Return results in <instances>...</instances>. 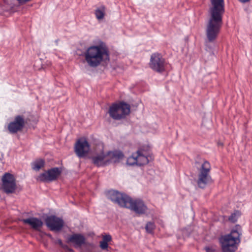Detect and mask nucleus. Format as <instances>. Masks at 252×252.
Segmentation results:
<instances>
[{"label": "nucleus", "mask_w": 252, "mask_h": 252, "mask_svg": "<svg viewBox=\"0 0 252 252\" xmlns=\"http://www.w3.org/2000/svg\"><path fill=\"white\" fill-rule=\"evenodd\" d=\"M107 154H105L104 152H101L92 158L94 163L97 166H102L106 165L108 163L107 161Z\"/></svg>", "instance_id": "obj_16"}, {"label": "nucleus", "mask_w": 252, "mask_h": 252, "mask_svg": "<svg viewBox=\"0 0 252 252\" xmlns=\"http://www.w3.org/2000/svg\"><path fill=\"white\" fill-rule=\"evenodd\" d=\"M137 165L141 166L148 163L149 159L147 153L144 150H138L136 153Z\"/></svg>", "instance_id": "obj_17"}, {"label": "nucleus", "mask_w": 252, "mask_h": 252, "mask_svg": "<svg viewBox=\"0 0 252 252\" xmlns=\"http://www.w3.org/2000/svg\"><path fill=\"white\" fill-rule=\"evenodd\" d=\"M69 242L74 244L75 246L80 247L85 244V237L81 234H73L70 236L68 239Z\"/></svg>", "instance_id": "obj_18"}, {"label": "nucleus", "mask_w": 252, "mask_h": 252, "mask_svg": "<svg viewBox=\"0 0 252 252\" xmlns=\"http://www.w3.org/2000/svg\"><path fill=\"white\" fill-rule=\"evenodd\" d=\"M55 243L58 244L60 246H61L62 247H64L63 244V242L61 239H58L56 242Z\"/></svg>", "instance_id": "obj_27"}, {"label": "nucleus", "mask_w": 252, "mask_h": 252, "mask_svg": "<svg viewBox=\"0 0 252 252\" xmlns=\"http://www.w3.org/2000/svg\"><path fill=\"white\" fill-rule=\"evenodd\" d=\"M1 189L8 194L13 193L16 189L15 179L14 176L9 173H5L1 178Z\"/></svg>", "instance_id": "obj_9"}, {"label": "nucleus", "mask_w": 252, "mask_h": 252, "mask_svg": "<svg viewBox=\"0 0 252 252\" xmlns=\"http://www.w3.org/2000/svg\"><path fill=\"white\" fill-rule=\"evenodd\" d=\"M62 171V169L59 167L52 168L40 174L36 180L41 182L50 183L57 180Z\"/></svg>", "instance_id": "obj_8"}, {"label": "nucleus", "mask_w": 252, "mask_h": 252, "mask_svg": "<svg viewBox=\"0 0 252 252\" xmlns=\"http://www.w3.org/2000/svg\"><path fill=\"white\" fill-rule=\"evenodd\" d=\"M211 166L209 162L204 161L198 169V174L196 183L198 188L204 189L213 182V180L209 174Z\"/></svg>", "instance_id": "obj_4"}, {"label": "nucleus", "mask_w": 252, "mask_h": 252, "mask_svg": "<svg viewBox=\"0 0 252 252\" xmlns=\"http://www.w3.org/2000/svg\"><path fill=\"white\" fill-rule=\"evenodd\" d=\"M107 14L106 9L104 5L98 7L95 10V16H104Z\"/></svg>", "instance_id": "obj_21"}, {"label": "nucleus", "mask_w": 252, "mask_h": 252, "mask_svg": "<svg viewBox=\"0 0 252 252\" xmlns=\"http://www.w3.org/2000/svg\"><path fill=\"white\" fill-rule=\"evenodd\" d=\"M240 235L237 230L233 229L229 234L221 236L220 242L222 252H235L240 243Z\"/></svg>", "instance_id": "obj_2"}, {"label": "nucleus", "mask_w": 252, "mask_h": 252, "mask_svg": "<svg viewBox=\"0 0 252 252\" xmlns=\"http://www.w3.org/2000/svg\"><path fill=\"white\" fill-rule=\"evenodd\" d=\"M239 215L240 213L238 211H235L233 213H232L231 215L229 217V220L232 222H236L237 220Z\"/></svg>", "instance_id": "obj_24"}, {"label": "nucleus", "mask_w": 252, "mask_h": 252, "mask_svg": "<svg viewBox=\"0 0 252 252\" xmlns=\"http://www.w3.org/2000/svg\"><path fill=\"white\" fill-rule=\"evenodd\" d=\"M222 25V17H210L206 28V35L209 42H214L220 32Z\"/></svg>", "instance_id": "obj_3"}, {"label": "nucleus", "mask_w": 252, "mask_h": 252, "mask_svg": "<svg viewBox=\"0 0 252 252\" xmlns=\"http://www.w3.org/2000/svg\"><path fill=\"white\" fill-rule=\"evenodd\" d=\"M149 65L153 71L162 73L165 70L166 63L161 54L156 52L151 55Z\"/></svg>", "instance_id": "obj_6"}, {"label": "nucleus", "mask_w": 252, "mask_h": 252, "mask_svg": "<svg viewBox=\"0 0 252 252\" xmlns=\"http://www.w3.org/2000/svg\"><path fill=\"white\" fill-rule=\"evenodd\" d=\"M102 240L108 243L112 240V237L110 234H106L102 237Z\"/></svg>", "instance_id": "obj_26"}, {"label": "nucleus", "mask_w": 252, "mask_h": 252, "mask_svg": "<svg viewBox=\"0 0 252 252\" xmlns=\"http://www.w3.org/2000/svg\"><path fill=\"white\" fill-rule=\"evenodd\" d=\"M25 125V121L23 117L20 115L15 117L14 121L9 123L8 129L11 133H15L21 130Z\"/></svg>", "instance_id": "obj_13"}, {"label": "nucleus", "mask_w": 252, "mask_h": 252, "mask_svg": "<svg viewBox=\"0 0 252 252\" xmlns=\"http://www.w3.org/2000/svg\"><path fill=\"white\" fill-rule=\"evenodd\" d=\"M135 157V153H133L131 156L127 158L126 161L127 165L130 166L134 165L135 164L137 165V158Z\"/></svg>", "instance_id": "obj_22"}, {"label": "nucleus", "mask_w": 252, "mask_h": 252, "mask_svg": "<svg viewBox=\"0 0 252 252\" xmlns=\"http://www.w3.org/2000/svg\"><path fill=\"white\" fill-rule=\"evenodd\" d=\"M124 207L128 208L138 214H144L148 210L147 206L142 200L139 199L134 200L129 196Z\"/></svg>", "instance_id": "obj_7"}, {"label": "nucleus", "mask_w": 252, "mask_h": 252, "mask_svg": "<svg viewBox=\"0 0 252 252\" xmlns=\"http://www.w3.org/2000/svg\"><path fill=\"white\" fill-rule=\"evenodd\" d=\"M19 3L20 4H23L25 3L28 1H30L31 0H17Z\"/></svg>", "instance_id": "obj_28"}, {"label": "nucleus", "mask_w": 252, "mask_h": 252, "mask_svg": "<svg viewBox=\"0 0 252 252\" xmlns=\"http://www.w3.org/2000/svg\"><path fill=\"white\" fill-rule=\"evenodd\" d=\"M156 227L154 222L152 221H149L147 223L145 229L146 231L149 233H152Z\"/></svg>", "instance_id": "obj_23"}, {"label": "nucleus", "mask_w": 252, "mask_h": 252, "mask_svg": "<svg viewBox=\"0 0 252 252\" xmlns=\"http://www.w3.org/2000/svg\"><path fill=\"white\" fill-rule=\"evenodd\" d=\"M130 105L125 102L114 103L110 107L108 113L110 116L115 120L124 119L130 113Z\"/></svg>", "instance_id": "obj_5"}, {"label": "nucleus", "mask_w": 252, "mask_h": 252, "mask_svg": "<svg viewBox=\"0 0 252 252\" xmlns=\"http://www.w3.org/2000/svg\"><path fill=\"white\" fill-rule=\"evenodd\" d=\"M45 161L44 159H37L31 163L32 169L35 171H39L42 167H44Z\"/></svg>", "instance_id": "obj_20"}, {"label": "nucleus", "mask_w": 252, "mask_h": 252, "mask_svg": "<svg viewBox=\"0 0 252 252\" xmlns=\"http://www.w3.org/2000/svg\"><path fill=\"white\" fill-rule=\"evenodd\" d=\"M206 250L207 252H212V250L210 249L209 247L206 248Z\"/></svg>", "instance_id": "obj_31"}, {"label": "nucleus", "mask_w": 252, "mask_h": 252, "mask_svg": "<svg viewBox=\"0 0 252 252\" xmlns=\"http://www.w3.org/2000/svg\"><path fill=\"white\" fill-rule=\"evenodd\" d=\"M108 198L115 203L118 204L121 207L126 206V201L129 196L125 193H121L118 191L109 190L107 194Z\"/></svg>", "instance_id": "obj_10"}, {"label": "nucleus", "mask_w": 252, "mask_h": 252, "mask_svg": "<svg viewBox=\"0 0 252 252\" xmlns=\"http://www.w3.org/2000/svg\"><path fill=\"white\" fill-rule=\"evenodd\" d=\"M104 17H96V18H97V19L98 21L99 22H100L101 21H102V20H103V18H104Z\"/></svg>", "instance_id": "obj_29"}, {"label": "nucleus", "mask_w": 252, "mask_h": 252, "mask_svg": "<svg viewBox=\"0 0 252 252\" xmlns=\"http://www.w3.org/2000/svg\"><path fill=\"white\" fill-rule=\"evenodd\" d=\"M212 8L211 9V16H221L224 14L223 0H211Z\"/></svg>", "instance_id": "obj_14"}, {"label": "nucleus", "mask_w": 252, "mask_h": 252, "mask_svg": "<svg viewBox=\"0 0 252 252\" xmlns=\"http://www.w3.org/2000/svg\"><path fill=\"white\" fill-rule=\"evenodd\" d=\"M3 158V154L2 153L0 152V160H2Z\"/></svg>", "instance_id": "obj_30"}, {"label": "nucleus", "mask_w": 252, "mask_h": 252, "mask_svg": "<svg viewBox=\"0 0 252 252\" xmlns=\"http://www.w3.org/2000/svg\"><path fill=\"white\" fill-rule=\"evenodd\" d=\"M100 247L103 250H107L108 247V243L102 240L100 242Z\"/></svg>", "instance_id": "obj_25"}, {"label": "nucleus", "mask_w": 252, "mask_h": 252, "mask_svg": "<svg viewBox=\"0 0 252 252\" xmlns=\"http://www.w3.org/2000/svg\"><path fill=\"white\" fill-rule=\"evenodd\" d=\"M22 221L24 223L30 225L32 229L36 230H39L43 224L40 219L35 217L23 219Z\"/></svg>", "instance_id": "obj_15"}, {"label": "nucleus", "mask_w": 252, "mask_h": 252, "mask_svg": "<svg viewBox=\"0 0 252 252\" xmlns=\"http://www.w3.org/2000/svg\"><path fill=\"white\" fill-rule=\"evenodd\" d=\"M81 55L84 57L88 65L93 68L98 66L103 62L107 63L110 60L109 50L102 44L89 46Z\"/></svg>", "instance_id": "obj_1"}, {"label": "nucleus", "mask_w": 252, "mask_h": 252, "mask_svg": "<svg viewBox=\"0 0 252 252\" xmlns=\"http://www.w3.org/2000/svg\"><path fill=\"white\" fill-rule=\"evenodd\" d=\"M107 157H108L107 161L109 162L116 163L124 157V154L120 151H109L107 153Z\"/></svg>", "instance_id": "obj_19"}, {"label": "nucleus", "mask_w": 252, "mask_h": 252, "mask_svg": "<svg viewBox=\"0 0 252 252\" xmlns=\"http://www.w3.org/2000/svg\"><path fill=\"white\" fill-rule=\"evenodd\" d=\"M45 223L51 230L60 231L63 227L64 221L61 218L51 215L46 218Z\"/></svg>", "instance_id": "obj_11"}, {"label": "nucleus", "mask_w": 252, "mask_h": 252, "mask_svg": "<svg viewBox=\"0 0 252 252\" xmlns=\"http://www.w3.org/2000/svg\"><path fill=\"white\" fill-rule=\"evenodd\" d=\"M69 251H70V252H72V251H73V250H72V249H70V250H69Z\"/></svg>", "instance_id": "obj_32"}, {"label": "nucleus", "mask_w": 252, "mask_h": 252, "mask_svg": "<svg viewBox=\"0 0 252 252\" xmlns=\"http://www.w3.org/2000/svg\"><path fill=\"white\" fill-rule=\"evenodd\" d=\"M90 150V145L86 139H80L76 143L75 152L79 158L85 157Z\"/></svg>", "instance_id": "obj_12"}]
</instances>
